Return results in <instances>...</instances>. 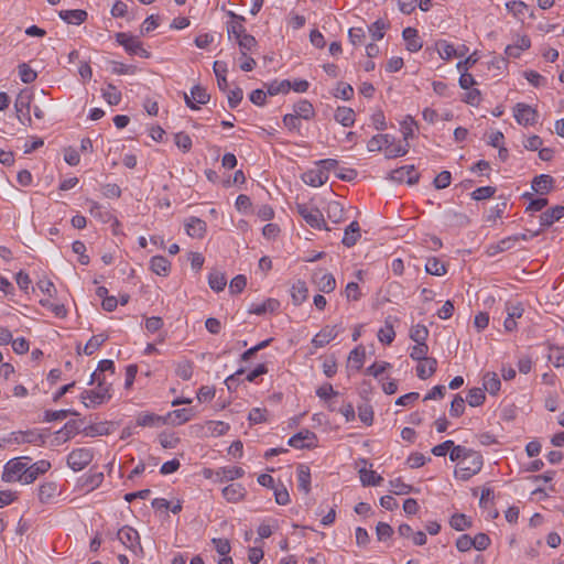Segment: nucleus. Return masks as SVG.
<instances>
[{"label": "nucleus", "mask_w": 564, "mask_h": 564, "mask_svg": "<svg viewBox=\"0 0 564 564\" xmlns=\"http://www.w3.org/2000/svg\"><path fill=\"white\" fill-rule=\"evenodd\" d=\"M32 459L28 456L14 457L8 460L3 466L1 479L4 482H20L29 485L26 480L28 462Z\"/></svg>", "instance_id": "f257e3e1"}, {"label": "nucleus", "mask_w": 564, "mask_h": 564, "mask_svg": "<svg viewBox=\"0 0 564 564\" xmlns=\"http://www.w3.org/2000/svg\"><path fill=\"white\" fill-rule=\"evenodd\" d=\"M429 346L426 343L415 344L410 348V357L415 361H425L429 365V369H425V365H417L416 376L425 380L434 375L437 369V360L432 357H427Z\"/></svg>", "instance_id": "f03ea898"}, {"label": "nucleus", "mask_w": 564, "mask_h": 564, "mask_svg": "<svg viewBox=\"0 0 564 564\" xmlns=\"http://www.w3.org/2000/svg\"><path fill=\"white\" fill-rule=\"evenodd\" d=\"M484 465L482 456L480 453L473 451L464 462L457 464L454 475L457 479L466 481L473 476L478 474Z\"/></svg>", "instance_id": "7ed1b4c3"}, {"label": "nucleus", "mask_w": 564, "mask_h": 564, "mask_svg": "<svg viewBox=\"0 0 564 564\" xmlns=\"http://www.w3.org/2000/svg\"><path fill=\"white\" fill-rule=\"evenodd\" d=\"M118 541L138 557L144 556V550L141 545L139 532L130 527L123 525L117 532Z\"/></svg>", "instance_id": "20e7f679"}, {"label": "nucleus", "mask_w": 564, "mask_h": 564, "mask_svg": "<svg viewBox=\"0 0 564 564\" xmlns=\"http://www.w3.org/2000/svg\"><path fill=\"white\" fill-rule=\"evenodd\" d=\"M3 442L14 444H32L42 446L45 443V436L37 429L26 431H15L3 437Z\"/></svg>", "instance_id": "39448f33"}, {"label": "nucleus", "mask_w": 564, "mask_h": 564, "mask_svg": "<svg viewBox=\"0 0 564 564\" xmlns=\"http://www.w3.org/2000/svg\"><path fill=\"white\" fill-rule=\"evenodd\" d=\"M94 452L91 448L79 447L73 449L66 457L67 466L74 471L85 469L93 460Z\"/></svg>", "instance_id": "423d86ee"}, {"label": "nucleus", "mask_w": 564, "mask_h": 564, "mask_svg": "<svg viewBox=\"0 0 564 564\" xmlns=\"http://www.w3.org/2000/svg\"><path fill=\"white\" fill-rule=\"evenodd\" d=\"M80 398L87 408L100 405L111 398L110 384L99 383L95 389L83 391Z\"/></svg>", "instance_id": "0eeeda50"}, {"label": "nucleus", "mask_w": 564, "mask_h": 564, "mask_svg": "<svg viewBox=\"0 0 564 564\" xmlns=\"http://www.w3.org/2000/svg\"><path fill=\"white\" fill-rule=\"evenodd\" d=\"M116 41L122 45L127 53L130 55H138L140 57L149 58L150 53L142 46L138 37L129 33L120 32L116 34Z\"/></svg>", "instance_id": "6e6552de"}, {"label": "nucleus", "mask_w": 564, "mask_h": 564, "mask_svg": "<svg viewBox=\"0 0 564 564\" xmlns=\"http://www.w3.org/2000/svg\"><path fill=\"white\" fill-rule=\"evenodd\" d=\"M32 94L28 89H23L17 96L14 108L19 121L23 124H31L30 106Z\"/></svg>", "instance_id": "1a4fd4ad"}, {"label": "nucleus", "mask_w": 564, "mask_h": 564, "mask_svg": "<svg viewBox=\"0 0 564 564\" xmlns=\"http://www.w3.org/2000/svg\"><path fill=\"white\" fill-rule=\"evenodd\" d=\"M343 326L340 324L326 325L323 327L312 339V345L315 348L325 347L332 340H334L341 332Z\"/></svg>", "instance_id": "9d476101"}, {"label": "nucleus", "mask_w": 564, "mask_h": 564, "mask_svg": "<svg viewBox=\"0 0 564 564\" xmlns=\"http://www.w3.org/2000/svg\"><path fill=\"white\" fill-rule=\"evenodd\" d=\"M563 215L564 214H539L538 227L533 226L527 228V234H522L521 238L523 240H527L529 238L538 236L541 231L545 230L555 221L560 220Z\"/></svg>", "instance_id": "9b49d317"}, {"label": "nucleus", "mask_w": 564, "mask_h": 564, "mask_svg": "<svg viewBox=\"0 0 564 564\" xmlns=\"http://www.w3.org/2000/svg\"><path fill=\"white\" fill-rule=\"evenodd\" d=\"M516 121L524 127L533 126L538 119V112L531 106L518 102L513 108Z\"/></svg>", "instance_id": "f8f14e48"}, {"label": "nucleus", "mask_w": 564, "mask_h": 564, "mask_svg": "<svg viewBox=\"0 0 564 564\" xmlns=\"http://www.w3.org/2000/svg\"><path fill=\"white\" fill-rule=\"evenodd\" d=\"M316 435L310 430H302L291 436L288 441V444L291 447L301 449V448H311L315 446Z\"/></svg>", "instance_id": "ddd939ff"}, {"label": "nucleus", "mask_w": 564, "mask_h": 564, "mask_svg": "<svg viewBox=\"0 0 564 564\" xmlns=\"http://www.w3.org/2000/svg\"><path fill=\"white\" fill-rule=\"evenodd\" d=\"M436 48L441 58L445 61H448L453 57H463L468 52V47L466 45L463 44L455 48L453 44L445 40L436 42Z\"/></svg>", "instance_id": "4468645a"}, {"label": "nucleus", "mask_w": 564, "mask_h": 564, "mask_svg": "<svg viewBox=\"0 0 564 564\" xmlns=\"http://www.w3.org/2000/svg\"><path fill=\"white\" fill-rule=\"evenodd\" d=\"M209 99H210V95L207 93V90L204 87H202L199 85H195L191 89V95L184 94L185 104L191 109H198V106L195 105V102L198 105H206L209 101Z\"/></svg>", "instance_id": "2eb2a0df"}, {"label": "nucleus", "mask_w": 564, "mask_h": 564, "mask_svg": "<svg viewBox=\"0 0 564 564\" xmlns=\"http://www.w3.org/2000/svg\"><path fill=\"white\" fill-rule=\"evenodd\" d=\"M390 178L399 183L414 184L419 180L414 165H404L399 169L391 171Z\"/></svg>", "instance_id": "dca6fc26"}, {"label": "nucleus", "mask_w": 564, "mask_h": 564, "mask_svg": "<svg viewBox=\"0 0 564 564\" xmlns=\"http://www.w3.org/2000/svg\"><path fill=\"white\" fill-rule=\"evenodd\" d=\"M214 475L216 482L234 481L243 477L245 470L241 467L224 466L217 468Z\"/></svg>", "instance_id": "f3484780"}, {"label": "nucleus", "mask_w": 564, "mask_h": 564, "mask_svg": "<svg viewBox=\"0 0 564 564\" xmlns=\"http://www.w3.org/2000/svg\"><path fill=\"white\" fill-rule=\"evenodd\" d=\"M223 497L227 502L237 503L246 498L247 489L239 482L230 484L223 488Z\"/></svg>", "instance_id": "a211bd4d"}, {"label": "nucleus", "mask_w": 564, "mask_h": 564, "mask_svg": "<svg viewBox=\"0 0 564 564\" xmlns=\"http://www.w3.org/2000/svg\"><path fill=\"white\" fill-rule=\"evenodd\" d=\"M228 15L232 19L231 22L227 23V34L229 39H235L236 41L246 34V28L243 25L245 17L236 14L232 11H228Z\"/></svg>", "instance_id": "6ab92c4d"}, {"label": "nucleus", "mask_w": 564, "mask_h": 564, "mask_svg": "<svg viewBox=\"0 0 564 564\" xmlns=\"http://www.w3.org/2000/svg\"><path fill=\"white\" fill-rule=\"evenodd\" d=\"M104 478L105 476L102 471L90 470L89 473L83 475L79 478V486L82 487L83 490L90 492L100 487V485L104 481Z\"/></svg>", "instance_id": "aec40b11"}, {"label": "nucleus", "mask_w": 564, "mask_h": 564, "mask_svg": "<svg viewBox=\"0 0 564 564\" xmlns=\"http://www.w3.org/2000/svg\"><path fill=\"white\" fill-rule=\"evenodd\" d=\"M302 180L307 185L318 187L326 183V181L328 180V175H326V171L319 169L316 165L314 169L304 172L302 175Z\"/></svg>", "instance_id": "412c9836"}, {"label": "nucleus", "mask_w": 564, "mask_h": 564, "mask_svg": "<svg viewBox=\"0 0 564 564\" xmlns=\"http://www.w3.org/2000/svg\"><path fill=\"white\" fill-rule=\"evenodd\" d=\"M58 494V486L55 481H45L37 489V498L41 503H51Z\"/></svg>", "instance_id": "4be33fe9"}, {"label": "nucleus", "mask_w": 564, "mask_h": 564, "mask_svg": "<svg viewBox=\"0 0 564 564\" xmlns=\"http://www.w3.org/2000/svg\"><path fill=\"white\" fill-rule=\"evenodd\" d=\"M206 223L198 217L192 216L185 221L186 234L192 238H203L206 234Z\"/></svg>", "instance_id": "5701e85b"}, {"label": "nucleus", "mask_w": 564, "mask_h": 564, "mask_svg": "<svg viewBox=\"0 0 564 564\" xmlns=\"http://www.w3.org/2000/svg\"><path fill=\"white\" fill-rule=\"evenodd\" d=\"M51 468V463L46 459H40L35 463L28 462L26 480L29 485L34 482L41 475L47 473Z\"/></svg>", "instance_id": "b1692460"}, {"label": "nucleus", "mask_w": 564, "mask_h": 564, "mask_svg": "<svg viewBox=\"0 0 564 564\" xmlns=\"http://www.w3.org/2000/svg\"><path fill=\"white\" fill-rule=\"evenodd\" d=\"M135 424L141 427H159L165 425L164 415L152 412H141L138 414Z\"/></svg>", "instance_id": "393cba45"}, {"label": "nucleus", "mask_w": 564, "mask_h": 564, "mask_svg": "<svg viewBox=\"0 0 564 564\" xmlns=\"http://www.w3.org/2000/svg\"><path fill=\"white\" fill-rule=\"evenodd\" d=\"M402 37L405 41V47L409 52H419L423 43L419 36L417 30L411 26L405 28L402 31Z\"/></svg>", "instance_id": "a878e982"}, {"label": "nucleus", "mask_w": 564, "mask_h": 564, "mask_svg": "<svg viewBox=\"0 0 564 564\" xmlns=\"http://www.w3.org/2000/svg\"><path fill=\"white\" fill-rule=\"evenodd\" d=\"M193 416L191 409H177L166 413L164 415L165 425L171 424L174 426L182 425L188 422Z\"/></svg>", "instance_id": "bb28decb"}, {"label": "nucleus", "mask_w": 564, "mask_h": 564, "mask_svg": "<svg viewBox=\"0 0 564 564\" xmlns=\"http://www.w3.org/2000/svg\"><path fill=\"white\" fill-rule=\"evenodd\" d=\"M366 359V350L364 346L355 347L348 356L347 368L350 370L359 371Z\"/></svg>", "instance_id": "cd10ccee"}, {"label": "nucleus", "mask_w": 564, "mask_h": 564, "mask_svg": "<svg viewBox=\"0 0 564 564\" xmlns=\"http://www.w3.org/2000/svg\"><path fill=\"white\" fill-rule=\"evenodd\" d=\"M395 139L392 134H376L367 143V149L370 152L381 151L387 145H392Z\"/></svg>", "instance_id": "c85d7f7f"}, {"label": "nucleus", "mask_w": 564, "mask_h": 564, "mask_svg": "<svg viewBox=\"0 0 564 564\" xmlns=\"http://www.w3.org/2000/svg\"><path fill=\"white\" fill-rule=\"evenodd\" d=\"M290 294L294 305L299 306L304 303L308 296V289L306 283L302 280H297L291 286Z\"/></svg>", "instance_id": "c756f323"}, {"label": "nucleus", "mask_w": 564, "mask_h": 564, "mask_svg": "<svg viewBox=\"0 0 564 564\" xmlns=\"http://www.w3.org/2000/svg\"><path fill=\"white\" fill-rule=\"evenodd\" d=\"M280 307V302L275 299H267L262 303H253L250 308L249 313L256 314V315H263L265 313H273L278 311Z\"/></svg>", "instance_id": "7c9ffc66"}, {"label": "nucleus", "mask_w": 564, "mask_h": 564, "mask_svg": "<svg viewBox=\"0 0 564 564\" xmlns=\"http://www.w3.org/2000/svg\"><path fill=\"white\" fill-rule=\"evenodd\" d=\"M59 18L68 24L79 25L84 23L88 17L85 10H62L58 12Z\"/></svg>", "instance_id": "2f4dec72"}, {"label": "nucleus", "mask_w": 564, "mask_h": 564, "mask_svg": "<svg viewBox=\"0 0 564 564\" xmlns=\"http://www.w3.org/2000/svg\"><path fill=\"white\" fill-rule=\"evenodd\" d=\"M553 186V177L547 174H541L533 178L532 181V189L536 194L544 195L546 194Z\"/></svg>", "instance_id": "473e14b6"}, {"label": "nucleus", "mask_w": 564, "mask_h": 564, "mask_svg": "<svg viewBox=\"0 0 564 564\" xmlns=\"http://www.w3.org/2000/svg\"><path fill=\"white\" fill-rule=\"evenodd\" d=\"M297 488L305 494L311 490V470L306 465H299L296 468Z\"/></svg>", "instance_id": "72a5a7b5"}, {"label": "nucleus", "mask_w": 564, "mask_h": 564, "mask_svg": "<svg viewBox=\"0 0 564 564\" xmlns=\"http://www.w3.org/2000/svg\"><path fill=\"white\" fill-rule=\"evenodd\" d=\"M334 119L344 127H351L355 123V111L349 107H338L335 110Z\"/></svg>", "instance_id": "f704fd0d"}, {"label": "nucleus", "mask_w": 564, "mask_h": 564, "mask_svg": "<svg viewBox=\"0 0 564 564\" xmlns=\"http://www.w3.org/2000/svg\"><path fill=\"white\" fill-rule=\"evenodd\" d=\"M150 268L155 274L165 276L171 270V262L163 256H154L150 260Z\"/></svg>", "instance_id": "c9c22d12"}, {"label": "nucleus", "mask_w": 564, "mask_h": 564, "mask_svg": "<svg viewBox=\"0 0 564 564\" xmlns=\"http://www.w3.org/2000/svg\"><path fill=\"white\" fill-rule=\"evenodd\" d=\"M294 115L304 120H310L315 116V110L313 105L306 100L302 99L293 106Z\"/></svg>", "instance_id": "e433bc0d"}, {"label": "nucleus", "mask_w": 564, "mask_h": 564, "mask_svg": "<svg viewBox=\"0 0 564 564\" xmlns=\"http://www.w3.org/2000/svg\"><path fill=\"white\" fill-rule=\"evenodd\" d=\"M359 237H360L359 224L357 221H352L345 229V234H344L341 242L344 246L350 248L356 245Z\"/></svg>", "instance_id": "4c0bfd02"}, {"label": "nucleus", "mask_w": 564, "mask_h": 564, "mask_svg": "<svg viewBox=\"0 0 564 564\" xmlns=\"http://www.w3.org/2000/svg\"><path fill=\"white\" fill-rule=\"evenodd\" d=\"M213 68H214V73H215L216 78H217L218 88L221 91H226L227 88H228V82H227V78H226L227 64L225 62H221V61H216V62H214Z\"/></svg>", "instance_id": "58836bf2"}, {"label": "nucleus", "mask_w": 564, "mask_h": 564, "mask_svg": "<svg viewBox=\"0 0 564 564\" xmlns=\"http://www.w3.org/2000/svg\"><path fill=\"white\" fill-rule=\"evenodd\" d=\"M482 386L485 391L490 394H496L501 388V382L496 372H487L482 378Z\"/></svg>", "instance_id": "ea45409f"}, {"label": "nucleus", "mask_w": 564, "mask_h": 564, "mask_svg": "<svg viewBox=\"0 0 564 564\" xmlns=\"http://www.w3.org/2000/svg\"><path fill=\"white\" fill-rule=\"evenodd\" d=\"M317 290L323 293H330L336 288V280L332 273H323L315 280Z\"/></svg>", "instance_id": "a19ab883"}, {"label": "nucleus", "mask_w": 564, "mask_h": 564, "mask_svg": "<svg viewBox=\"0 0 564 564\" xmlns=\"http://www.w3.org/2000/svg\"><path fill=\"white\" fill-rule=\"evenodd\" d=\"M209 288L215 292H220L227 284L225 274L220 271L214 270L208 274Z\"/></svg>", "instance_id": "79ce46f5"}, {"label": "nucleus", "mask_w": 564, "mask_h": 564, "mask_svg": "<svg viewBox=\"0 0 564 564\" xmlns=\"http://www.w3.org/2000/svg\"><path fill=\"white\" fill-rule=\"evenodd\" d=\"M525 199H529V204L525 208V212H540L547 205V198L543 195L539 194V196L533 197L532 194L525 193L523 195Z\"/></svg>", "instance_id": "37998d69"}, {"label": "nucleus", "mask_w": 564, "mask_h": 564, "mask_svg": "<svg viewBox=\"0 0 564 564\" xmlns=\"http://www.w3.org/2000/svg\"><path fill=\"white\" fill-rule=\"evenodd\" d=\"M104 99L111 106H116L121 101V91L112 85L107 84L106 88L101 89Z\"/></svg>", "instance_id": "c03bdc74"}, {"label": "nucleus", "mask_w": 564, "mask_h": 564, "mask_svg": "<svg viewBox=\"0 0 564 564\" xmlns=\"http://www.w3.org/2000/svg\"><path fill=\"white\" fill-rule=\"evenodd\" d=\"M425 271L429 274L436 275V276H442L447 272L445 264L442 261H440L437 258L427 259V261L425 263Z\"/></svg>", "instance_id": "a18cd8bd"}, {"label": "nucleus", "mask_w": 564, "mask_h": 564, "mask_svg": "<svg viewBox=\"0 0 564 564\" xmlns=\"http://www.w3.org/2000/svg\"><path fill=\"white\" fill-rule=\"evenodd\" d=\"M389 28V23L382 19H378L371 25H369L368 30L373 41H379L383 39L386 30Z\"/></svg>", "instance_id": "49530a36"}, {"label": "nucleus", "mask_w": 564, "mask_h": 564, "mask_svg": "<svg viewBox=\"0 0 564 564\" xmlns=\"http://www.w3.org/2000/svg\"><path fill=\"white\" fill-rule=\"evenodd\" d=\"M395 338V332L389 319H386L384 327L378 332V339L380 343L390 345Z\"/></svg>", "instance_id": "de8ad7c7"}, {"label": "nucleus", "mask_w": 564, "mask_h": 564, "mask_svg": "<svg viewBox=\"0 0 564 564\" xmlns=\"http://www.w3.org/2000/svg\"><path fill=\"white\" fill-rule=\"evenodd\" d=\"M451 527L456 531H464L471 525V521L464 513H455L449 520Z\"/></svg>", "instance_id": "09e8293b"}, {"label": "nucleus", "mask_w": 564, "mask_h": 564, "mask_svg": "<svg viewBox=\"0 0 564 564\" xmlns=\"http://www.w3.org/2000/svg\"><path fill=\"white\" fill-rule=\"evenodd\" d=\"M429 337V329L426 326L422 324H416L411 327L410 329V338L415 343H426V339Z\"/></svg>", "instance_id": "8fccbe9b"}, {"label": "nucleus", "mask_w": 564, "mask_h": 564, "mask_svg": "<svg viewBox=\"0 0 564 564\" xmlns=\"http://www.w3.org/2000/svg\"><path fill=\"white\" fill-rule=\"evenodd\" d=\"M106 340L107 336L104 334L93 336L84 346L83 352L87 356L93 355Z\"/></svg>", "instance_id": "3c124183"}, {"label": "nucleus", "mask_w": 564, "mask_h": 564, "mask_svg": "<svg viewBox=\"0 0 564 564\" xmlns=\"http://www.w3.org/2000/svg\"><path fill=\"white\" fill-rule=\"evenodd\" d=\"M291 89V82L288 79L281 82H272L267 86V93L270 96H275L278 94H286Z\"/></svg>", "instance_id": "603ef678"}, {"label": "nucleus", "mask_w": 564, "mask_h": 564, "mask_svg": "<svg viewBox=\"0 0 564 564\" xmlns=\"http://www.w3.org/2000/svg\"><path fill=\"white\" fill-rule=\"evenodd\" d=\"M194 366L189 360H183L177 364L175 373L182 380H189L193 377Z\"/></svg>", "instance_id": "864d4df0"}, {"label": "nucleus", "mask_w": 564, "mask_h": 564, "mask_svg": "<svg viewBox=\"0 0 564 564\" xmlns=\"http://www.w3.org/2000/svg\"><path fill=\"white\" fill-rule=\"evenodd\" d=\"M485 399V392L481 388H471L467 393L465 402L470 406H479L484 403Z\"/></svg>", "instance_id": "5fc2aeb1"}, {"label": "nucleus", "mask_w": 564, "mask_h": 564, "mask_svg": "<svg viewBox=\"0 0 564 564\" xmlns=\"http://www.w3.org/2000/svg\"><path fill=\"white\" fill-rule=\"evenodd\" d=\"M390 491L394 495H408L413 491L411 485L405 484L400 477L389 481Z\"/></svg>", "instance_id": "6e6d98bb"}, {"label": "nucleus", "mask_w": 564, "mask_h": 564, "mask_svg": "<svg viewBox=\"0 0 564 564\" xmlns=\"http://www.w3.org/2000/svg\"><path fill=\"white\" fill-rule=\"evenodd\" d=\"M237 43L239 45L242 56H246L247 52H251L253 47L257 46V40L254 39V36L248 33L242 34V36H240L237 40Z\"/></svg>", "instance_id": "4d7b16f0"}, {"label": "nucleus", "mask_w": 564, "mask_h": 564, "mask_svg": "<svg viewBox=\"0 0 564 564\" xmlns=\"http://www.w3.org/2000/svg\"><path fill=\"white\" fill-rule=\"evenodd\" d=\"M360 480L364 486H377L383 478L373 470L360 469Z\"/></svg>", "instance_id": "13d9d810"}, {"label": "nucleus", "mask_w": 564, "mask_h": 564, "mask_svg": "<svg viewBox=\"0 0 564 564\" xmlns=\"http://www.w3.org/2000/svg\"><path fill=\"white\" fill-rule=\"evenodd\" d=\"M409 152V143L405 142L404 145L392 143V145H387L384 151V156L387 159H394L399 156H404Z\"/></svg>", "instance_id": "bf43d9fd"}, {"label": "nucleus", "mask_w": 564, "mask_h": 564, "mask_svg": "<svg viewBox=\"0 0 564 564\" xmlns=\"http://www.w3.org/2000/svg\"><path fill=\"white\" fill-rule=\"evenodd\" d=\"M474 449L467 448L462 445H453L449 451V459L452 462H464V459L469 455Z\"/></svg>", "instance_id": "052dcab7"}, {"label": "nucleus", "mask_w": 564, "mask_h": 564, "mask_svg": "<svg viewBox=\"0 0 564 564\" xmlns=\"http://www.w3.org/2000/svg\"><path fill=\"white\" fill-rule=\"evenodd\" d=\"M509 12H511L514 17L521 18L529 12V6L523 1H510L506 4Z\"/></svg>", "instance_id": "680f3d73"}, {"label": "nucleus", "mask_w": 564, "mask_h": 564, "mask_svg": "<svg viewBox=\"0 0 564 564\" xmlns=\"http://www.w3.org/2000/svg\"><path fill=\"white\" fill-rule=\"evenodd\" d=\"M19 76L23 83L31 84L36 79L37 75L28 64L22 63L19 65Z\"/></svg>", "instance_id": "e2e57ef3"}, {"label": "nucleus", "mask_w": 564, "mask_h": 564, "mask_svg": "<svg viewBox=\"0 0 564 564\" xmlns=\"http://www.w3.org/2000/svg\"><path fill=\"white\" fill-rule=\"evenodd\" d=\"M307 225L313 228L322 229L326 226L324 214H301Z\"/></svg>", "instance_id": "0e129e2a"}, {"label": "nucleus", "mask_w": 564, "mask_h": 564, "mask_svg": "<svg viewBox=\"0 0 564 564\" xmlns=\"http://www.w3.org/2000/svg\"><path fill=\"white\" fill-rule=\"evenodd\" d=\"M465 411V399H463L459 394H455L449 409L451 416L458 417L463 415Z\"/></svg>", "instance_id": "69168bd1"}, {"label": "nucleus", "mask_w": 564, "mask_h": 564, "mask_svg": "<svg viewBox=\"0 0 564 564\" xmlns=\"http://www.w3.org/2000/svg\"><path fill=\"white\" fill-rule=\"evenodd\" d=\"M334 96L336 98H341L344 100H349L354 96V88L351 87V85H349L347 83L340 82L337 85V88H336V91L334 93Z\"/></svg>", "instance_id": "338daca9"}, {"label": "nucleus", "mask_w": 564, "mask_h": 564, "mask_svg": "<svg viewBox=\"0 0 564 564\" xmlns=\"http://www.w3.org/2000/svg\"><path fill=\"white\" fill-rule=\"evenodd\" d=\"M268 411L262 408H253L250 410L248 420L251 424H260L267 422Z\"/></svg>", "instance_id": "774afa93"}]
</instances>
